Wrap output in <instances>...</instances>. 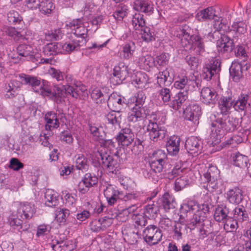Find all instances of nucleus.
Here are the masks:
<instances>
[{
  "mask_svg": "<svg viewBox=\"0 0 251 251\" xmlns=\"http://www.w3.org/2000/svg\"><path fill=\"white\" fill-rule=\"evenodd\" d=\"M139 63L145 69H148L154 64V59L151 55L147 54L139 57Z\"/></svg>",
  "mask_w": 251,
  "mask_h": 251,
  "instance_id": "6e6d98bb",
  "label": "nucleus"
},
{
  "mask_svg": "<svg viewBox=\"0 0 251 251\" xmlns=\"http://www.w3.org/2000/svg\"><path fill=\"white\" fill-rule=\"evenodd\" d=\"M36 212L34 204L29 202L21 203L17 209V216L22 219H30Z\"/></svg>",
  "mask_w": 251,
  "mask_h": 251,
  "instance_id": "f3484780",
  "label": "nucleus"
},
{
  "mask_svg": "<svg viewBox=\"0 0 251 251\" xmlns=\"http://www.w3.org/2000/svg\"><path fill=\"white\" fill-rule=\"evenodd\" d=\"M180 139L176 136L170 137L166 143V148L169 153L176 155L179 151Z\"/></svg>",
  "mask_w": 251,
  "mask_h": 251,
  "instance_id": "f704fd0d",
  "label": "nucleus"
},
{
  "mask_svg": "<svg viewBox=\"0 0 251 251\" xmlns=\"http://www.w3.org/2000/svg\"><path fill=\"white\" fill-rule=\"evenodd\" d=\"M234 100L231 96H222L218 101V107L222 115H227L231 107H233Z\"/></svg>",
  "mask_w": 251,
  "mask_h": 251,
  "instance_id": "c85d7f7f",
  "label": "nucleus"
},
{
  "mask_svg": "<svg viewBox=\"0 0 251 251\" xmlns=\"http://www.w3.org/2000/svg\"><path fill=\"white\" fill-rule=\"evenodd\" d=\"M17 78L23 84L30 86L35 92H37L42 83L41 79L37 77L24 74L17 75Z\"/></svg>",
  "mask_w": 251,
  "mask_h": 251,
  "instance_id": "a211bd4d",
  "label": "nucleus"
},
{
  "mask_svg": "<svg viewBox=\"0 0 251 251\" xmlns=\"http://www.w3.org/2000/svg\"><path fill=\"white\" fill-rule=\"evenodd\" d=\"M133 6L136 11L144 13L148 15L153 13V5L150 0H136Z\"/></svg>",
  "mask_w": 251,
  "mask_h": 251,
  "instance_id": "bb28decb",
  "label": "nucleus"
},
{
  "mask_svg": "<svg viewBox=\"0 0 251 251\" xmlns=\"http://www.w3.org/2000/svg\"><path fill=\"white\" fill-rule=\"evenodd\" d=\"M23 84L21 80L16 76L15 79L11 80L5 86V94L4 97L6 99H12L17 95V91Z\"/></svg>",
  "mask_w": 251,
  "mask_h": 251,
  "instance_id": "4be33fe9",
  "label": "nucleus"
},
{
  "mask_svg": "<svg viewBox=\"0 0 251 251\" xmlns=\"http://www.w3.org/2000/svg\"><path fill=\"white\" fill-rule=\"evenodd\" d=\"M37 93L45 97H48L57 104L62 103L65 101V93L64 85L60 87L55 85L52 87L49 82L42 80Z\"/></svg>",
  "mask_w": 251,
  "mask_h": 251,
  "instance_id": "f03ea898",
  "label": "nucleus"
},
{
  "mask_svg": "<svg viewBox=\"0 0 251 251\" xmlns=\"http://www.w3.org/2000/svg\"><path fill=\"white\" fill-rule=\"evenodd\" d=\"M251 101L249 94L242 93L237 100L233 102V108L238 111H246L250 108Z\"/></svg>",
  "mask_w": 251,
  "mask_h": 251,
  "instance_id": "6ab92c4d",
  "label": "nucleus"
},
{
  "mask_svg": "<svg viewBox=\"0 0 251 251\" xmlns=\"http://www.w3.org/2000/svg\"><path fill=\"white\" fill-rule=\"evenodd\" d=\"M212 131L217 134L223 132H233L239 126V119L227 115H212L210 117Z\"/></svg>",
  "mask_w": 251,
  "mask_h": 251,
  "instance_id": "f257e3e1",
  "label": "nucleus"
},
{
  "mask_svg": "<svg viewBox=\"0 0 251 251\" xmlns=\"http://www.w3.org/2000/svg\"><path fill=\"white\" fill-rule=\"evenodd\" d=\"M234 46L233 41L227 35H223L217 42L218 51L222 52H230L232 50Z\"/></svg>",
  "mask_w": 251,
  "mask_h": 251,
  "instance_id": "cd10ccee",
  "label": "nucleus"
},
{
  "mask_svg": "<svg viewBox=\"0 0 251 251\" xmlns=\"http://www.w3.org/2000/svg\"><path fill=\"white\" fill-rule=\"evenodd\" d=\"M61 47V44L50 43L45 46L43 52L45 55L48 56L56 55L62 52Z\"/></svg>",
  "mask_w": 251,
  "mask_h": 251,
  "instance_id": "79ce46f5",
  "label": "nucleus"
},
{
  "mask_svg": "<svg viewBox=\"0 0 251 251\" xmlns=\"http://www.w3.org/2000/svg\"><path fill=\"white\" fill-rule=\"evenodd\" d=\"M134 81L138 86L139 88H144L148 83V78L147 75L145 73L137 72L135 75V78Z\"/></svg>",
  "mask_w": 251,
  "mask_h": 251,
  "instance_id": "5fc2aeb1",
  "label": "nucleus"
},
{
  "mask_svg": "<svg viewBox=\"0 0 251 251\" xmlns=\"http://www.w3.org/2000/svg\"><path fill=\"white\" fill-rule=\"evenodd\" d=\"M226 198L230 203L238 204L243 200V191L237 187H234L227 192Z\"/></svg>",
  "mask_w": 251,
  "mask_h": 251,
  "instance_id": "a878e982",
  "label": "nucleus"
},
{
  "mask_svg": "<svg viewBox=\"0 0 251 251\" xmlns=\"http://www.w3.org/2000/svg\"><path fill=\"white\" fill-rule=\"evenodd\" d=\"M112 75L110 78V83L114 85L120 84L128 75V67L120 62L115 66Z\"/></svg>",
  "mask_w": 251,
  "mask_h": 251,
  "instance_id": "1a4fd4ad",
  "label": "nucleus"
},
{
  "mask_svg": "<svg viewBox=\"0 0 251 251\" xmlns=\"http://www.w3.org/2000/svg\"><path fill=\"white\" fill-rule=\"evenodd\" d=\"M229 212V208L226 206L218 205L214 212V219L217 222L224 223L229 217L228 216Z\"/></svg>",
  "mask_w": 251,
  "mask_h": 251,
  "instance_id": "c9c22d12",
  "label": "nucleus"
},
{
  "mask_svg": "<svg viewBox=\"0 0 251 251\" xmlns=\"http://www.w3.org/2000/svg\"><path fill=\"white\" fill-rule=\"evenodd\" d=\"M190 82L191 80L187 76H178L175 81L174 86L177 89H185V91H187V92H188Z\"/></svg>",
  "mask_w": 251,
  "mask_h": 251,
  "instance_id": "c03bdc74",
  "label": "nucleus"
},
{
  "mask_svg": "<svg viewBox=\"0 0 251 251\" xmlns=\"http://www.w3.org/2000/svg\"><path fill=\"white\" fill-rule=\"evenodd\" d=\"M153 120H150L147 126V131L149 132L150 139L156 142L164 139L167 134V130L164 127L159 126L156 123V116L153 115Z\"/></svg>",
  "mask_w": 251,
  "mask_h": 251,
  "instance_id": "20e7f679",
  "label": "nucleus"
},
{
  "mask_svg": "<svg viewBox=\"0 0 251 251\" xmlns=\"http://www.w3.org/2000/svg\"><path fill=\"white\" fill-rule=\"evenodd\" d=\"M98 222L99 225H100V226H99L97 228H94V229L96 231H100L101 230L103 231L110 226L113 223V220L107 216H105L100 219Z\"/></svg>",
  "mask_w": 251,
  "mask_h": 251,
  "instance_id": "bf43d9fd",
  "label": "nucleus"
},
{
  "mask_svg": "<svg viewBox=\"0 0 251 251\" xmlns=\"http://www.w3.org/2000/svg\"><path fill=\"white\" fill-rule=\"evenodd\" d=\"M4 31L8 36L11 37L15 41H19L24 39V36L20 32L18 31L15 27H6Z\"/></svg>",
  "mask_w": 251,
  "mask_h": 251,
  "instance_id": "13d9d810",
  "label": "nucleus"
},
{
  "mask_svg": "<svg viewBox=\"0 0 251 251\" xmlns=\"http://www.w3.org/2000/svg\"><path fill=\"white\" fill-rule=\"evenodd\" d=\"M127 100L116 93H113L108 96L107 105L114 111L121 112L127 106Z\"/></svg>",
  "mask_w": 251,
  "mask_h": 251,
  "instance_id": "9d476101",
  "label": "nucleus"
},
{
  "mask_svg": "<svg viewBox=\"0 0 251 251\" xmlns=\"http://www.w3.org/2000/svg\"><path fill=\"white\" fill-rule=\"evenodd\" d=\"M181 210L182 212L190 213L199 210L198 205L192 201L183 203L181 205Z\"/></svg>",
  "mask_w": 251,
  "mask_h": 251,
  "instance_id": "052dcab7",
  "label": "nucleus"
},
{
  "mask_svg": "<svg viewBox=\"0 0 251 251\" xmlns=\"http://www.w3.org/2000/svg\"><path fill=\"white\" fill-rule=\"evenodd\" d=\"M45 120L46 122V130H51V128H57L59 126V118L56 113L53 112H49L46 114Z\"/></svg>",
  "mask_w": 251,
  "mask_h": 251,
  "instance_id": "473e14b6",
  "label": "nucleus"
},
{
  "mask_svg": "<svg viewBox=\"0 0 251 251\" xmlns=\"http://www.w3.org/2000/svg\"><path fill=\"white\" fill-rule=\"evenodd\" d=\"M233 159L235 166L241 168H245L247 167L249 160L247 156L238 153L233 156Z\"/></svg>",
  "mask_w": 251,
  "mask_h": 251,
  "instance_id": "864d4df0",
  "label": "nucleus"
},
{
  "mask_svg": "<svg viewBox=\"0 0 251 251\" xmlns=\"http://www.w3.org/2000/svg\"><path fill=\"white\" fill-rule=\"evenodd\" d=\"M183 113L186 120L192 121L195 124L199 123V118L201 114L200 105L194 102L189 103L185 109Z\"/></svg>",
  "mask_w": 251,
  "mask_h": 251,
  "instance_id": "9b49d317",
  "label": "nucleus"
},
{
  "mask_svg": "<svg viewBox=\"0 0 251 251\" xmlns=\"http://www.w3.org/2000/svg\"><path fill=\"white\" fill-rule=\"evenodd\" d=\"M127 6L125 5H121L117 7L116 10L113 13L114 17L118 20H122L127 14Z\"/></svg>",
  "mask_w": 251,
  "mask_h": 251,
  "instance_id": "69168bd1",
  "label": "nucleus"
},
{
  "mask_svg": "<svg viewBox=\"0 0 251 251\" xmlns=\"http://www.w3.org/2000/svg\"><path fill=\"white\" fill-rule=\"evenodd\" d=\"M218 94L212 88L204 87L201 92V100L206 104H214L217 100Z\"/></svg>",
  "mask_w": 251,
  "mask_h": 251,
  "instance_id": "aec40b11",
  "label": "nucleus"
},
{
  "mask_svg": "<svg viewBox=\"0 0 251 251\" xmlns=\"http://www.w3.org/2000/svg\"><path fill=\"white\" fill-rule=\"evenodd\" d=\"M45 204L49 207H53L59 203L57 194L51 189L47 190L45 193Z\"/></svg>",
  "mask_w": 251,
  "mask_h": 251,
  "instance_id": "58836bf2",
  "label": "nucleus"
},
{
  "mask_svg": "<svg viewBox=\"0 0 251 251\" xmlns=\"http://www.w3.org/2000/svg\"><path fill=\"white\" fill-rule=\"evenodd\" d=\"M114 141L112 139L104 140L103 138L99 142L103 148L101 150L106 149V151L110 153V154H114L116 156L118 155V151H117V140H115Z\"/></svg>",
  "mask_w": 251,
  "mask_h": 251,
  "instance_id": "4c0bfd02",
  "label": "nucleus"
},
{
  "mask_svg": "<svg viewBox=\"0 0 251 251\" xmlns=\"http://www.w3.org/2000/svg\"><path fill=\"white\" fill-rule=\"evenodd\" d=\"M104 195L106 198L108 204L113 205L118 200H121L122 192L115 189L112 186H109L104 190Z\"/></svg>",
  "mask_w": 251,
  "mask_h": 251,
  "instance_id": "c756f323",
  "label": "nucleus"
},
{
  "mask_svg": "<svg viewBox=\"0 0 251 251\" xmlns=\"http://www.w3.org/2000/svg\"><path fill=\"white\" fill-rule=\"evenodd\" d=\"M204 212L201 210H198L197 212H195L192 218L190 220V222L186 225L187 228H189L190 230L194 229L198 225H200L201 223L203 221V216L202 214H204Z\"/></svg>",
  "mask_w": 251,
  "mask_h": 251,
  "instance_id": "a18cd8bd",
  "label": "nucleus"
},
{
  "mask_svg": "<svg viewBox=\"0 0 251 251\" xmlns=\"http://www.w3.org/2000/svg\"><path fill=\"white\" fill-rule=\"evenodd\" d=\"M244 71L243 64L237 62H233L229 69L230 76L235 82L239 81L243 77Z\"/></svg>",
  "mask_w": 251,
  "mask_h": 251,
  "instance_id": "7c9ffc66",
  "label": "nucleus"
},
{
  "mask_svg": "<svg viewBox=\"0 0 251 251\" xmlns=\"http://www.w3.org/2000/svg\"><path fill=\"white\" fill-rule=\"evenodd\" d=\"M162 235L161 229L154 225L148 226L143 232L144 240L150 245H156L160 242Z\"/></svg>",
  "mask_w": 251,
  "mask_h": 251,
  "instance_id": "423d86ee",
  "label": "nucleus"
},
{
  "mask_svg": "<svg viewBox=\"0 0 251 251\" xmlns=\"http://www.w3.org/2000/svg\"><path fill=\"white\" fill-rule=\"evenodd\" d=\"M188 28L187 26L183 28L178 27L176 33V36L181 39L182 45L184 47L189 45L192 41V35L191 36L188 32Z\"/></svg>",
  "mask_w": 251,
  "mask_h": 251,
  "instance_id": "2f4dec72",
  "label": "nucleus"
},
{
  "mask_svg": "<svg viewBox=\"0 0 251 251\" xmlns=\"http://www.w3.org/2000/svg\"><path fill=\"white\" fill-rule=\"evenodd\" d=\"M159 211L157 204L153 203L145 206L144 214L148 219H155L157 216Z\"/></svg>",
  "mask_w": 251,
  "mask_h": 251,
  "instance_id": "09e8293b",
  "label": "nucleus"
},
{
  "mask_svg": "<svg viewBox=\"0 0 251 251\" xmlns=\"http://www.w3.org/2000/svg\"><path fill=\"white\" fill-rule=\"evenodd\" d=\"M192 47L197 54L201 55L204 51V45L203 38L199 35H192Z\"/></svg>",
  "mask_w": 251,
  "mask_h": 251,
  "instance_id": "ea45409f",
  "label": "nucleus"
},
{
  "mask_svg": "<svg viewBox=\"0 0 251 251\" xmlns=\"http://www.w3.org/2000/svg\"><path fill=\"white\" fill-rule=\"evenodd\" d=\"M96 156L98 159H100L103 167L106 168L109 173L117 174L120 169V164L114 159L112 155L106 151V149L98 151Z\"/></svg>",
  "mask_w": 251,
  "mask_h": 251,
  "instance_id": "7ed1b4c3",
  "label": "nucleus"
},
{
  "mask_svg": "<svg viewBox=\"0 0 251 251\" xmlns=\"http://www.w3.org/2000/svg\"><path fill=\"white\" fill-rule=\"evenodd\" d=\"M170 56L168 53H162L157 55L154 60V65L160 67L166 66L169 62Z\"/></svg>",
  "mask_w": 251,
  "mask_h": 251,
  "instance_id": "0e129e2a",
  "label": "nucleus"
},
{
  "mask_svg": "<svg viewBox=\"0 0 251 251\" xmlns=\"http://www.w3.org/2000/svg\"><path fill=\"white\" fill-rule=\"evenodd\" d=\"M196 18L199 21H206L207 20H211L214 19L217 21V23H219L218 26L217 27V25H214V28L217 30H220L222 27L221 25V18L218 17L216 14V11L214 7H208L205 9L200 10L196 15Z\"/></svg>",
  "mask_w": 251,
  "mask_h": 251,
  "instance_id": "0eeeda50",
  "label": "nucleus"
},
{
  "mask_svg": "<svg viewBox=\"0 0 251 251\" xmlns=\"http://www.w3.org/2000/svg\"><path fill=\"white\" fill-rule=\"evenodd\" d=\"M7 19L9 24L13 25L20 24L23 21V18L19 13L13 10L8 12Z\"/></svg>",
  "mask_w": 251,
  "mask_h": 251,
  "instance_id": "603ef678",
  "label": "nucleus"
},
{
  "mask_svg": "<svg viewBox=\"0 0 251 251\" xmlns=\"http://www.w3.org/2000/svg\"><path fill=\"white\" fill-rule=\"evenodd\" d=\"M220 62L218 59H212L206 64L203 69L202 77L206 80L211 79L212 76L220 70Z\"/></svg>",
  "mask_w": 251,
  "mask_h": 251,
  "instance_id": "dca6fc26",
  "label": "nucleus"
},
{
  "mask_svg": "<svg viewBox=\"0 0 251 251\" xmlns=\"http://www.w3.org/2000/svg\"><path fill=\"white\" fill-rule=\"evenodd\" d=\"M219 171L216 166H210L207 172L203 174L205 181L208 183L209 187L213 189L217 188L216 180L219 175Z\"/></svg>",
  "mask_w": 251,
  "mask_h": 251,
  "instance_id": "412c9836",
  "label": "nucleus"
},
{
  "mask_svg": "<svg viewBox=\"0 0 251 251\" xmlns=\"http://www.w3.org/2000/svg\"><path fill=\"white\" fill-rule=\"evenodd\" d=\"M50 247L54 251H60V248H63L66 251H72L75 249V245L73 241L55 240L50 244Z\"/></svg>",
  "mask_w": 251,
  "mask_h": 251,
  "instance_id": "e433bc0d",
  "label": "nucleus"
},
{
  "mask_svg": "<svg viewBox=\"0 0 251 251\" xmlns=\"http://www.w3.org/2000/svg\"><path fill=\"white\" fill-rule=\"evenodd\" d=\"M134 139V135L131 130L128 128H125L117 135L116 140H117L118 144L121 143L124 146H128L133 142Z\"/></svg>",
  "mask_w": 251,
  "mask_h": 251,
  "instance_id": "5701e85b",
  "label": "nucleus"
},
{
  "mask_svg": "<svg viewBox=\"0 0 251 251\" xmlns=\"http://www.w3.org/2000/svg\"><path fill=\"white\" fill-rule=\"evenodd\" d=\"M98 178L94 174H86L78 185V191L82 194H86L91 187L97 184Z\"/></svg>",
  "mask_w": 251,
  "mask_h": 251,
  "instance_id": "2eb2a0df",
  "label": "nucleus"
},
{
  "mask_svg": "<svg viewBox=\"0 0 251 251\" xmlns=\"http://www.w3.org/2000/svg\"><path fill=\"white\" fill-rule=\"evenodd\" d=\"M106 119L109 124L114 126H119L121 122L120 112L112 111L106 115Z\"/></svg>",
  "mask_w": 251,
  "mask_h": 251,
  "instance_id": "3c124183",
  "label": "nucleus"
},
{
  "mask_svg": "<svg viewBox=\"0 0 251 251\" xmlns=\"http://www.w3.org/2000/svg\"><path fill=\"white\" fill-rule=\"evenodd\" d=\"M74 213H70L66 208H57L55 211V219L61 225L77 224V222Z\"/></svg>",
  "mask_w": 251,
  "mask_h": 251,
  "instance_id": "ddd939ff",
  "label": "nucleus"
},
{
  "mask_svg": "<svg viewBox=\"0 0 251 251\" xmlns=\"http://www.w3.org/2000/svg\"><path fill=\"white\" fill-rule=\"evenodd\" d=\"M39 6L40 11L45 14H50L54 9L53 3L50 0H43Z\"/></svg>",
  "mask_w": 251,
  "mask_h": 251,
  "instance_id": "4d7b16f0",
  "label": "nucleus"
},
{
  "mask_svg": "<svg viewBox=\"0 0 251 251\" xmlns=\"http://www.w3.org/2000/svg\"><path fill=\"white\" fill-rule=\"evenodd\" d=\"M162 205L166 211L174 209L176 207L174 198L168 193H165L161 199Z\"/></svg>",
  "mask_w": 251,
  "mask_h": 251,
  "instance_id": "de8ad7c7",
  "label": "nucleus"
},
{
  "mask_svg": "<svg viewBox=\"0 0 251 251\" xmlns=\"http://www.w3.org/2000/svg\"><path fill=\"white\" fill-rule=\"evenodd\" d=\"M132 24L135 30H140L146 26V22L143 15L136 13L133 15L132 19Z\"/></svg>",
  "mask_w": 251,
  "mask_h": 251,
  "instance_id": "8fccbe9b",
  "label": "nucleus"
},
{
  "mask_svg": "<svg viewBox=\"0 0 251 251\" xmlns=\"http://www.w3.org/2000/svg\"><path fill=\"white\" fill-rule=\"evenodd\" d=\"M80 40L75 39L68 41L63 45L61 44V50L64 53H70L74 51H77L83 46Z\"/></svg>",
  "mask_w": 251,
  "mask_h": 251,
  "instance_id": "72a5a7b5",
  "label": "nucleus"
},
{
  "mask_svg": "<svg viewBox=\"0 0 251 251\" xmlns=\"http://www.w3.org/2000/svg\"><path fill=\"white\" fill-rule=\"evenodd\" d=\"M136 46L135 43L132 41H129L123 46V50L121 52L123 58L124 59H131L135 51Z\"/></svg>",
  "mask_w": 251,
  "mask_h": 251,
  "instance_id": "37998d69",
  "label": "nucleus"
},
{
  "mask_svg": "<svg viewBox=\"0 0 251 251\" xmlns=\"http://www.w3.org/2000/svg\"><path fill=\"white\" fill-rule=\"evenodd\" d=\"M150 160L160 161L161 162H166L167 155L164 151L158 150L154 151L150 155Z\"/></svg>",
  "mask_w": 251,
  "mask_h": 251,
  "instance_id": "e2e57ef3",
  "label": "nucleus"
},
{
  "mask_svg": "<svg viewBox=\"0 0 251 251\" xmlns=\"http://www.w3.org/2000/svg\"><path fill=\"white\" fill-rule=\"evenodd\" d=\"M233 217L240 224L242 227H243V223L244 222H247L249 220L248 212L244 207H236L234 210Z\"/></svg>",
  "mask_w": 251,
  "mask_h": 251,
  "instance_id": "a19ab883",
  "label": "nucleus"
},
{
  "mask_svg": "<svg viewBox=\"0 0 251 251\" xmlns=\"http://www.w3.org/2000/svg\"><path fill=\"white\" fill-rule=\"evenodd\" d=\"M145 115L143 107L134 106L128 113L127 120L129 122L138 123L143 120Z\"/></svg>",
  "mask_w": 251,
  "mask_h": 251,
  "instance_id": "b1692460",
  "label": "nucleus"
},
{
  "mask_svg": "<svg viewBox=\"0 0 251 251\" xmlns=\"http://www.w3.org/2000/svg\"><path fill=\"white\" fill-rule=\"evenodd\" d=\"M189 100L188 97V92L184 91L182 92H179L174 98V99L168 103L170 108L175 111L182 110L188 106Z\"/></svg>",
  "mask_w": 251,
  "mask_h": 251,
  "instance_id": "f8f14e48",
  "label": "nucleus"
},
{
  "mask_svg": "<svg viewBox=\"0 0 251 251\" xmlns=\"http://www.w3.org/2000/svg\"><path fill=\"white\" fill-rule=\"evenodd\" d=\"M187 225L180 222L176 223L174 227V231L175 235L177 236V239H181L182 234L186 232Z\"/></svg>",
  "mask_w": 251,
  "mask_h": 251,
  "instance_id": "338daca9",
  "label": "nucleus"
},
{
  "mask_svg": "<svg viewBox=\"0 0 251 251\" xmlns=\"http://www.w3.org/2000/svg\"><path fill=\"white\" fill-rule=\"evenodd\" d=\"M76 167L78 170L86 171L88 168V161L83 155H79L76 160Z\"/></svg>",
  "mask_w": 251,
  "mask_h": 251,
  "instance_id": "774afa93",
  "label": "nucleus"
},
{
  "mask_svg": "<svg viewBox=\"0 0 251 251\" xmlns=\"http://www.w3.org/2000/svg\"><path fill=\"white\" fill-rule=\"evenodd\" d=\"M17 53L18 56H12L13 59H19L20 60L25 59L30 60L34 62L35 59L34 52L32 47L26 44H20L17 48Z\"/></svg>",
  "mask_w": 251,
  "mask_h": 251,
  "instance_id": "4468645a",
  "label": "nucleus"
},
{
  "mask_svg": "<svg viewBox=\"0 0 251 251\" xmlns=\"http://www.w3.org/2000/svg\"><path fill=\"white\" fill-rule=\"evenodd\" d=\"M66 79L67 84L64 85L65 97L70 95L72 98L77 99L80 97V92L84 93L87 90L84 86L77 85L75 82V81L72 79L71 77L67 76Z\"/></svg>",
  "mask_w": 251,
  "mask_h": 251,
  "instance_id": "6e6552de",
  "label": "nucleus"
},
{
  "mask_svg": "<svg viewBox=\"0 0 251 251\" xmlns=\"http://www.w3.org/2000/svg\"><path fill=\"white\" fill-rule=\"evenodd\" d=\"M67 26L72 30V33L77 37L80 38V42L82 44H86V38L87 37L88 29L86 28L83 19L81 18L74 19Z\"/></svg>",
  "mask_w": 251,
  "mask_h": 251,
  "instance_id": "39448f33",
  "label": "nucleus"
},
{
  "mask_svg": "<svg viewBox=\"0 0 251 251\" xmlns=\"http://www.w3.org/2000/svg\"><path fill=\"white\" fill-rule=\"evenodd\" d=\"M124 239L130 244H136L140 238V235L137 231L132 229H125L123 231Z\"/></svg>",
  "mask_w": 251,
  "mask_h": 251,
  "instance_id": "49530a36",
  "label": "nucleus"
},
{
  "mask_svg": "<svg viewBox=\"0 0 251 251\" xmlns=\"http://www.w3.org/2000/svg\"><path fill=\"white\" fill-rule=\"evenodd\" d=\"M186 149L192 154L198 153L202 148V141L196 136H191L187 138L185 145Z\"/></svg>",
  "mask_w": 251,
  "mask_h": 251,
  "instance_id": "393cba45",
  "label": "nucleus"
},
{
  "mask_svg": "<svg viewBox=\"0 0 251 251\" xmlns=\"http://www.w3.org/2000/svg\"><path fill=\"white\" fill-rule=\"evenodd\" d=\"M91 97L97 103H101L105 101L107 96H104L100 90L94 89L91 93Z\"/></svg>",
  "mask_w": 251,
  "mask_h": 251,
  "instance_id": "680f3d73",
  "label": "nucleus"
}]
</instances>
